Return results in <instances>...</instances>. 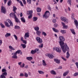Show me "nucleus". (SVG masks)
I'll return each instance as SVG.
<instances>
[{
	"mask_svg": "<svg viewBox=\"0 0 78 78\" xmlns=\"http://www.w3.org/2000/svg\"><path fill=\"white\" fill-rule=\"evenodd\" d=\"M59 40L60 41H59V43L63 53H66V51H69V48L68 47L67 44L66 43L64 44V41H65L64 37L61 36L59 37Z\"/></svg>",
	"mask_w": 78,
	"mask_h": 78,
	"instance_id": "nucleus-1",
	"label": "nucleus"
},
{
	"mask_svg": "<svg viewBox=\"0 0 78 78\" xmlns=\"http://www.w3.org/2000/svg\"><path fill=\"white\" fill-rule=\"evenodd\" d=\"M2 72H4L0 76V78H6L5 76H7L8 74L6 72V69H2Z\"/></svg>",
	"mask_w": 78,
	"mask_h": 78,
	"instance_id": "nucleus-2",
	"label": "nucleus"
},
{
	"mask_svg": "<svg viewBox=\"0 0 78 78\" xmlns=\"http://www.w3.org/2000/svg\"><path fill=\"white\" fill-rule=\"evenodd\" d=\"M21 51L20 50H18L16 51L15 53H13L12 54V55H13L12 56V58H14V59H17V55L18 54H20V52Z\"/></svg>",
	"mask_w": 78,
	"mask_h": 78,
	"instance_id": "nucleus-3",
	"label": "nucleus"
},
{
	"mask_svg": "<svg viewBox=\"0 0 78 78\" xmlns=\"http://www.w3.org/2000/svg\"><path fill=\"white\" fill-rule=\"evenodd\" d=\"M8 21V22L9 23L10 25H9V23H8V22H6L5 21L4 22L5 24V26H6V27H9L10 26H13V24H12V23L11 22V21L9 20H7Z\"/></svg>",
	"mask_w": 78,
	"mask_h": 78,
	"instance_id": "nucleus-4",
	"label": "nucleus"
},
{
	"mask_svg": "<svg viewBox=\"0 0 78 78\" xmlns=\"http://www.w3.org/2000/svg\"><path fill=\"white\" fill-rule=\"evenodd\" d=\"M49 14H50V12L49 11H46L44 13V14L43 16V18H45V19H47V18H48L49 16Z\"/></svg>",
	"mask_w": 78,
	"mask_h": 78,
	"instance_id": "nucleus-5",
	"label": "nucleus"
},
{
	"mask_svg": "<svg viewBox=\"0 0 78 78\" xmlns=\"http://www.w3.org/2000/svg\"><path fill=\"white\" fill-rule=\"evenodd\" d=\"M36 39L39 44H42V40L41 39L40 37H37L36 38Z\"/></svg>",
	"mask_w": 78,
	"mask_h": 78,
	"instance_id": "nucleus-6",
	"label": "nucleus"
},
{
	"mask_svg": "<svg viewBox=\"0 0 78 78\" xmlns=\"http://www.w3.org/2000/svg\"><path fill=\"white\" fill-rule=\"evenodd\" d=\"M61 19L62 20H64V22H65V23H68V20H67L66 18L61 17Z\"/></svg>",
	"mask_w": 78,
	"mask_h": 78,
	"instance_id": "nucleus-7",
	"label": "nucleus"
},
{
	"mask_svg": "<svg viewBox=\"0 0 78 78\" xmlns=\"http://www.w3.org/2000/svg\"><path fill=\"white\" fill-rule=\"evenodd\" d=\"M55 50L58 53H61V49L60 47H56L55 48Z\"/></svg>",
	"mask_w": 78,
	"mask_h": 78,
	"instance_id": "nucleus-8",
	"label": "nucleus"
},
{
	"mask_svg": "<svg viewBox=\"0 0 78 78\" xmlns=\"http://www.w3.org/2000/svg\"><path fill=\"white\" fill-rule=\"evenodd\" d=\"M1 11L4 14H5L6 13V9H5V8L2 6L1 7Z\"/></svg>",
	"mask_w": 78,
	"mask_h": 78,
	"instance_id": "nucleus-9",
	"label": "nucleus"
},
{
	"mask_svg": "<svg viewBox=\"0 0 78 78\" xmlns=\"http://www.w3.org/2000/svg\"><path fill=\"white\" fill-rule=\"evenodd\" d=\"M30 34L29 33H26L24 35V38L25 39H27V37H29Z\"/></svg>",
	"mask_w": 78,
	"mask_h": 78,
	"instance_id": "nucleus-10",
	"label": "nucleus"
},
{
	"mask_svg": "<svg viewBox=\"0 0 78 78\" xmlns=\"http://www.w3.org/2000/svg\"><path fill=\"white\" fill-rule=\"evenodd\" d=\"M27 14H28V15H33L32 13H33V11L32 10H30L27 11Z\"/></svg>",
	"mask_w": 78,
	"mask_h": 78,
	"instance_id": "nucleus-11",
	"label": "nucleus"
},
{
	"mask_svg": "<svg viewBox=\"0 0 78 78\" xmlns=\"http://www.w3.org/2000/svg\"><path fill=\"white\" fill-rule=\"evenodd\" d=\"M54 61L57 64H60V60H58V59L55 58L54 59Z\"/></svg>",
	"mask_w": 78,
	"mask_h": 78,
	"instance_id": "nucleus-12",
	"label": "nucleus"
},
{
	"mask_svg": "<svg viewBox=\"0 0 78 78\" xmlns=\"http://www.w3.org/2000/svg\"><path fill=\"white\" fill-rule=\"evenodd\" d=\"M14 18L16 22V23H18V22H20L19 20V19H18L16 16H15Z\"/></svg>",
	"mask_w": 78,
	"mask_h": 78,
	"instance_id": "nucleus-13",
	"label": "nucleus"
},
{
	"mask_svg": "<svg viewBox=\"0 0 78 78\" xmlns=\"http://www.w3.org/2000/svg\"><path fill=\"white\" fill-rule=\"evenodd\" d=\"M48 56L51 59H53V58H54V56H53V55L52 54H48Z\"/></svg>",
	"mask_w": 78,
	"mask_h": 78,
	"instance_id": "nucleus-14",
	"label": "nucleus"
},
{
	"mask_svg": "<svg viewBox=\"0 0 78 78\" xmlns=\"http://www.w3.org/2000/svg\"><path fill=\"white\" fill-rule=\"evenodd\" d=\"M74 22L75 23L76 27L77 28V29H78V21H77V20H75Z\"/></svg>",
	"mask_w": 78,
	"mask_h": 78,
	"instance_id": "nucleus-15",
	"label": "nucleus"
},
{
	"mask_svg": "<svg viewBox=\"0 0 78 78\" xmlns=\"http://www.w3.org/2000/svg\"><path fill=\"white\" fill-rule=\"evenodd\" d=\"M41 31H37L36 32V34L37 35V36H40V34H41Z\"/></svg>",
	"mask_w": 78,
	"mask_h": 78,
	"instance_id": "nucleus-16",
	"label": "nucleus"
},
{
	"mask_svg": "<svg viewBox=\"0 0 78 78\" xmlns=\"http://www.w3.org/2000/svg\"><path fill=\"white\" fill-rule=\"evenodd\" d=\"M52 30L54 32H55V33H58L59 32V30H58L57 29H55V28H53Z\"/></svg>",
	"mask_w": 78,
	"mask_h": 78,
	"instance_id": "nucleus-17",
	"label": "nucleus"
},
{
	"mask_svg": "<svg viewBox=\"0 0 78 78\" xmlns=\"http://www.w3.org/2000/svg\"><path fill=\"white\" fill-rule=\"evenodd\" d=\"M21 20L22 22H23V23H25V22H26V21H25V19H24V17L21 18Z\"/></svg>",
	"mask_w": 78,
	"mask_h": 78,
	"instance_id": "nucleus-18",
	"label": "nucleus"
},
{
	"mask_svg": "<svg viewBox=\"0 0 78 78\" xmlns=\"http://www.w3.org/2000/svg\"><path fill=\"white\" fill-rule=\"evenodd\" d=\"M50 73L51 74H53V75H56V73L55 71L52 70L50 71Z\"/></svg>",
	"mask_w": 78,
	"mask_h": 78,
	"instance_id": "nucleus-19",
	"label": "nucleus"
},
{
	"mask_svg": "<svg viewBox=\"0 0 78 78\" xmlns=\"http://www.w3.org/2000/svg\"><path fill=\"white\" fill-rule=\"evenodd\" d=\"M68 73H69V71H68L65 72L63 74V76H66V75L68 74Z\"/></svg>",
	"mask_w": 78,
	"mask_h": 78,
	"instance_id": "nucleus-20",
	"label": "nucleus"
},
{
	"mask_svg": "<svg viewBox=\"0 0 78 78\" xmlns=\"http://www.w3.org/2000/svg\"><path fill=\"white\" fill-rule=\"evenodd\" d=\"M26 59L29 61H31L33 59V57H27Z\"/></svg>",
	"mask_w": 78,
	"mask_h": 78,
	"instance_id": "nucleus-21",
	"label": "nucleus"
},
{
	"mask_svg": "<svg viewBox=\"0 0 78 78\" xmlns=\"http://www.w3.org/2000/svg\"><path fill=\"white\" fill-rule=\"evenodd\" d=\"M10 36H11V34L9 33H7L5 35V37H8Z\"/></svg>",
	"mask_w": 78,
	"mask_h": 78,
	"instance_id": "nucleus-22",
	"label": "nucleus"
},
{
	"mask_svg": "<svg viewBox=\"0 0 78 78\" xmlns=\"http://www.w3.org/2000/svg\"><path fill=\"white\" fill-rule=\"evenodd\" d=\"M70 30L71 31L72 33L73 34H76L75 32V30H74V29H70Z\"/></svg>",
	"mask_w": 78,
	"mask_h": 78,
	"instance_id": "nucleus-23",
	"label": "nucleus"
},
{
	"mask_svg": "<svg viewBox=\"0 0 78 78\" xmlns=\"http://www.w3.org/2000/svg\"><path fill=\"white\" fill-rule=\"evenodd\" d=\"M37 11L38 12H40L41 11V9L40 8H37Z\"/></svg>",
	"mask_w": 78,
	"mask_h": 78,
	"instance_id": "nucleus-24",
	"label": "nucleus"
},
{
	"mask_svg": "<svg viewBox=\"0 0 78 78\" xmlns=\"http://www.w3.org/2000/svg\"><path fill=\"white\" fill-rule=\"evenodd\" d=\"M42 64L43 66H47V64H46V63L45 62V60H43L42 61Z\"/></svg>",
	"mask_w": 78,
	"mask_h": 78,
	"instance_id": "nucleus-25",
	"label": "nucleus"
},
{
	"mask_svg": "<svg viewBox=\"0 0 78 78\" xmlns=\"http://www.w3.org/2000/svg\"><path fill=\"white\" fill-rule=\"evenodd\" d=\"M35 51H36V53L37 52V54H38V53H40V51H39V49L38 48L35 49Z\"/></svg>",
	"mask_w": 78,
	"mask_h": 78,
	"instance_id": "nucleus-26",
	"label": "nucleus"
},
{
	"mask_svg": "<svg viewBox=\"0 0 78 78\" xmlns=\"http://www.w3.org/2000/svg\"><path fill=\"white\" fill-rule=\"evenodd\" d=\"M66 58H69V56H70V54H69V51H67L66 53Z\"/></svg>",
	"mask_w": 78,
	"mask_h": 78,
	"instance_id": "nucleus-27",
	"label": "nucleus"
},
{
	"mask_svg": "<svg viewBox=\"0 0 78 78\" xmlns=\"http://www.w3.org/2000/svg\"><path fill=\"white\" fill-rule=\"evenodd\" d=\"M20 27L18 26H16L14 27V29H15V30H16L17 29H20Z\"/></svg>",
	"mask_w": 78,
	"mask_h": 78,
	"instance_id": "nucleus-28",
	"label": "nucleus"
},
{
	"mask_svg": "<svg viewBox=\"0 0 78 78\" xmlns=\"http://www.w3.org/2000/svg\"><path fill=\"white\" fill-rule=\"evenodd\" d=\"M21 46H22L23 48H26V45L25 44H21Z\"/></svg>",
	"mask_w": 78,
	"mask_h": 78,
	"instance_id": "nucleus-29",
	"label": "nucleus"
},
{
	"mask_svg": "<svg viewBox=\"0 0 78 78\" xmlns=\"http://www.w3.org/2000/svg\"><path fill=\"white\" fill-rule=\"evenodd\" d=\"M37 20V17H34L33 18V21L34 22H36V20Z\"/></svg>",
	"mask_w": 78,
	"mask_h": 78,
	"instance_id": "nucleus-30",
	"label": "nucleus"
},
{
	"mask_svg": "<svg viewBox=\"0 0 78 78\" xmlns=\"http://www.w3.org/2000/svg\"><path fill=\"white\" fill-rule=\"evenodd\" d=\"M9 49H10L11 50H15L14 48H13V47H12L11 46H9Z\"/></svg>",
	"mask_w": 78,
	"mask_h": 78,
	"instance_id": "nucleus-31",
	"label": "nucleus"
},
{
	"mask_svg": "<svg viewBox=\"0 0 78 78\" xmlns=\"http://www.w3.org/2000/svg\"><path fill=\"white\" fill-rule=\"evenodd\" d=\"M34 30H35V31H39V27H35Z\"/></svg>",
	"mask_w": 78,
	"mask_h": 78,
	"instance_id": "nucleus-32",
	"label": "nucleus"
},
{
	"mask_svg": "<svg viewBox=\"0 0 78 78\" xmlns=\"http://www.w3.org/2000/svg\"><path fill=\"white\" fill-rule=\"evenodd\" d=\"M60 32L62 33V34H64L65 33H66V30H61Z\"/></svg>",
	"mask_w": 78,
	"mask_h": 78,
	"instance_id": "nucleus-33",
	"label": "nucleus"
},
{
	"mask_svg": "<svg viewBox=\"0 0 78 78\" xmlns=\"http://www.w3.org/2000/svg\"><path fill=\"white\" fill-rule=\"evenodd\" d=\"M7 5H8V6H10V5H11V0H10L8 2Z\"/></svg>",
	"mask_w": 78,
	"mask_h": 78,
	"instance_id": "nucleus-34",
	"label": "nucleus"
},
{
	"mask_svg": "<svg viewBox=\"0 0 78 78\" xmlns=\"http://www.w3.org/2000/svg\"><path fill=\"white\" fill-rule=\"evenodd\" d=\"M58 25L56 23H55L54 25V27H55V28H57L58 27Z\"/></svg>",
	"mask_w": 78,
	"mask_h": 78,
	"instance_id": "nucleus-35",
	"label": "nucleus"
},
{
	"mask_svg": "<svg viewBox=\"0 0 78 78\" xmlns=\"http://www.w3.org/2000/svg\"><path fill=\"white\" fill-rule=\"evenodd\" d=\"M38 72L40 73V74H44V73L42 71H38Z\"/></svg>",
	"mask_w": 78,
	"mask_h": 78,
	"instance_id": "nucleus-36",
	"label": "nucleus"
},
{
	"mask_svg": "<svg viewBox=\"0 0 78 78\" xmlns=\"http://www.w3.org/2000/svg\"><path fill=\"white\" fill-rule=\"evenodd\" d=\"M19 3H20V5L21 6H24L23 4V3L21 1H20Z\"/></svg>",
	"mask_w": 78,
	"mask_h": 78,
	"instance_id": "nucleus-37",
	"label": "nucleus"
},
{
	"mask_svg": "<svg viewBox=\"0 0 78 78\" xmlns=\"http://www.w3.org/2000/svg\"><path fill=\"white\" fill-rule=\"evenodd\" d=\"M27 2L28 4H31V0H27Z\"/></svg>",
	"mask_w": 78,
	"mask_h": 78,
	"instance_id": "nucleus-38",
	"label": "nucleus"
},
{
	"mask_svg": "<svg viewBox=\"0 0 78 78\" xmlns=\"http://www.w3.org/2000/svg\"><path fill=\"white\" fill-rule=\"evenodd\" d=\"M31 53L32 54V55H33L34 54V53H36V51H35V50H32L31 51Z\"/></svg>",
	"mask_w": 78,
	"mask_h": 78,
	"instance_id": "nucleus-39",
	"label": "nucleus"
},
{
	"mask_svg": "<svg viewBox=\"0 0 78 78\" xmlns=\"http://www.w3.org/2000/svg\"><path fill=\"white\" fill-rule=\"evenodd\" d=\"M17 8L15 6H13V11H16L17 10Z\"/></svg>",
	"mask_w": 78,
	"mask_h": 78,
	"instance_id": "nucleus-40",
	"label": "nucleus"
},
{
	"mask_svg": "<svg viewBox=\"0 0 78 78\" xmlns=\"http://www.w3.org/2000/svg\"><path fill=\"white\" fill-rule=\"evenodd\" d=\"M42 35H44V36H47V34L45 32H42Z\"/></svg>",
	"mask_w": 78,
	"mask_h": 78,
	"instance_id": "nucleus-41",
	"label": "nucleus"
},
{
	"mask_svg": "<svg viewBox=\"0 0 78 78\" xmlns=\"http://www.w3.org/2000/svg\"><path fill=\"white\" fill-rule=\"evenodd\" d=\"M0 25L2 27V28H5V25H3V24H2V23H0Z\"/></svg>",
	"mask_w": 78,
	"mask_h": 78,
	"instance_id": "nucleus-42",
	"label": "nucleus"
},
{
	"mask_svg": "<svg viewBox=\"0 0 78 78\" xmlns=\"http://www.w3.org/2000/svg\"><path fill=\"white\" fill-rule=\"evenodd\" d=\"M9 16L10 17H13L14 16V14L13 12L11 13L10 14Z\"/></svg>",
	"mask_w": 78,
	"mask_h": 78,
	"instance_id": "nucleus-43",
	"label": "nucleus"
},
{
	"mask_svg": "<svg viewBox=\"0 0 78 78\" xmlns=\"http://www.w3.org/2000/svg\"><path fill=\"white\" fill-rule=\"evenodd\" d=\"M71 2H72L71 0H68V3L70 5H71Z\"/></svg>",
	"mask_w": 78,
	"mask_h": 78,
	"instance_id": "nucleus-44",
	"label": "nucleus"
},
{
	"mask_svg": "<svg viewBox=\"0 0 78 78\" xmlns=\"http://www.w3.org/2000/svg\"><path fill=\"white\" fill-rule=\"evenodd\" d=\"M44 45V44H41L39 45L38 47L40 48H42L43 47V46Z\"/></svg>",
	"mask_w": 78,
	"mask_h": 78,
	"instance_id": "nucleus-45",
	"label": "nucleus"
},
{
	"mask_svg": "<svg viewBox=\"0 0 78 78\" xmlns=\"http://www.w3.org/2000/svg\"><path fill=\"white\" fill-rule=\"evenodd\" d=\"M32 17H33V15H29L28 16V18L29 19H31V18H32Z\"/></svg>",
	"mask_w": 78,
	"mask_h": 78,
	"instance_id": "nucleus-46",
	"label": "nucleus"
},
{
	"mask_svg": "<svg viewBox=\"0 0 78 78\" xmlns=\"http://www.w3.org/2000/svg\"><path fill=\"white\" fill-rule=\"evenodd\" d=\"M24 76H25V77H26V78H27V77L28 76V74H27V73H24Z\"/></svg>",
	"mask_w": 78,
	"mask_h": 78,
	"instance_id": "nucleus-47",
	"label": "nucleus"
},
{
	"mask_svg": "<svg viewBox=\"0 0 78 78\" xmlns=\"http://www.w3.org/2000/svg\"><path fill=\"white\" fill-rule=\"evenodd\" d=\"M20 67H21V68H23V67H25V63H23V65H20Z\"/></svg>",
	"mask_w": 78,
	"mask_h": 78,
	"instance_id": "nucleus-48",
	"label": "nucleus"
},
{
	"mask_svg": "<svg viewBox=\"0 0 78 78\" xmlns=\"http://www.w3.org/2000/svg\"><path fill=\"white\" fill-rule=\"evenodd\" d=\"M75 16V15L74 14H73L72 15L71 18L72 19H75V18H74V16Z\"/></svg>",
	"mask_w": 78,
	"mask_h": 78,
	"instance_id": "nucleus-49",
	"label": "nucleus"
},
{
	"mask_svg": "<svg viewBox=\"0 0 78 78\" xmlns=\"http://www.w3.org/2000/svg\"><path fill=\"white\" fill-rule=\"evenodd\" d=\"M78 73H75L74 74V76H78Z\"/></svg>",
	"mask_w": 78,
	"mask_h": 78,
	"instance_id": "nucleus-50",
	"label": "nucleus"
},
{
	"mask_svg": "<svg viewBox=\"0 0 78 78\" xmlns=\"http://www.w3.org/2000/svg\"><path fill=\"white\" fill-rule=\"evenodd\" d=\"M13 36H14L15 39L16 40H17V36L16 35H14Z\"/></svg>",
	"mask_w": 78,
	"mask_h": 78,
	"instance_id": "nucleus-51",
	"label": "nucleus"
},
{
	"mask_svg": "<svg viewBox=\"0 0 78 78\" xmlns=\"http://www.w3.org/2000/svg\"><path fill=\"white\" fill-rule=\"evenodd\" d=\"M23 1V3L24 5H26V1H25V0H22Z\"/></svg>",
	"mask_w": 78,
	"mask_h": 78,
	"instance_id": "nucleus-52",
	"label": "nucleus"
},
{
	"mask_svg": "<svg viewBox=\"0 0 78 78\" xmlns=\"http://www.w3.org/2000/svg\"><path fill=\"white\" fill-rule=\"evenodd\" d=\"M23 43H24V44H27V41H26V40L23 41Z\"/></svg>",
	"mask_w": 78,
	"mask_h": 78,
	"instance_id": "nucleus-53",
	"label": "nucleus"
},
{
	"mask_svg": "<svg viewBox=\"0 0 78 78\" xmlns=\"http://www.w3.org/2000/svg\"><path fill=\"white\" fill-rule=\"evenodd\" d=\"M48 9H49V10H50V11H51V8L50 7V6L48 5Z\"/></svg>",
	"mask_w": 78,
	"mask_h": 78,
	"instance_id": "nucleus-54",
	"label": "nucleus"
},
{
	"mask_svg": "<svg viewBox=\"0 0 78 78\" xmlns=\"http://www.w3.org/2000/svg\"><path fill=\"white\" fill-rule=\"evenodd\" d=\"M20 76H24V74L23 73H20Z\"/></svg>",
	"mask_w": 78,
	"mask_h": 78,
	"instance_id": "nucleus-55",
	"label": "nucleus"
},
{
	"mask_svg": "<svg viewBox=\"0 0 78 78\" xmlns=\"http://www.w3.org/2000/svg\"><path fill=\"white\" fill-rule=\"evenodd\" d=\"M52 22L53 23H55V22H56V19H54L53 20Z\"/></svg>",
	"mask_w": 78,
	"mask_h": 78,
	"instance_id": "nucleus-56",
	"label": "nucleus"
},
{
	"mask_svg": "<svg viewBox=\"0 0 78 78\" xmlns=\"http://www.w3.org/2000/svg\"><path fill=\"white\" fill-rule=\"evenodd\" d=\"M7 1H8V0H4V2L5 4H6V3Z\"/></svg>",
	"mask_w": 78,
	"mask_h": 78,
	"instance_id": "nucleus-57",
	"label": "nucleus"
},
{
	"mask_svg": "<svg viewBox=\"0 0 78 78\" xmlns=\"http://www.w3.org/2000/svg\"><path fill=\"white\" fill-rule=\"evenodd\" d=\"M63 28H67V26H65V25L64 26H63Z\"/></svg>",
	"mask_w": 78,
	"mask_h": 78,
	"instance_id": "nucleus-58",
	"label": "nucleus"
},
{
	"mask_svg": "<svg viewBox=\"0 0 78 78\" xmlns=\"http://www.w3.org/2000/svg\"><path fill=\"white\" fill-rule=\"evenodd\" d=\"M61 58H62V59L64 60V61H66V59L64 58V57H62Z\"/></svg>",
	"mask_w": 78,
	"mask_h": 78,
	"instance_id": "nucleus-59",
	"label": "nucleus"
},
{
	"mask_svg": "<svg viewBox=\"0 0 78 78\" xmlns=\"http://www.w3.org/2000/svg\"><path fill=\"white\" fill-rule=\"evenodd\" d=\"M2 44V40H0V46Z\"/></svg>",
	"mask_w": 78,
	"mask_h": 78,
	"instance_id": "nucleus-60",
	"label": "nucleus"
},
{
	"mask_svg": "<svg viewBox=\"0 0 78 78\" xmlns=\"http://www.w3.org/2000/svg\"><path fill=\"white\" fill-rule=\"evenodd\" d=\"M15 13H16V11H14V12L13 13V14L14 15V17H15V16H16V14H15Z\"/></svg>",
	"mask_w": 78,
	"mask_h": 78,
	"instance_id": "nucleus-61",
	"label": "nucleus"
},
{
	"mask_svg": "<svg viewBox=\"0 0 78 78\" xmlns=\"http://www.w3.org/2000/svg\"><path fill=\"white\" fill-rule=\"evenodd\" d=\"M21 64H22V62H19L18 63V65H19V66H20Z\"/></svg>",
	"mask_w": 78,
	"mask_h": 78,
	"instance_id": "nucleus-62",
	"label": "nucleus"
},
{
	"mask_svg": "<svg viewBox=\"0 0 78 78\" xmlns=\"http://www.w3.org/2000/svg\"><path fill=\"white\" fill-rule=\"evenodd\" d=\"M62 24L63 27H64V26L65 25V24L63 22H62Z\"/></svg>",
	"mask_w": 78,
	"mask_h": 78,
	"instance_id": "nucleus-63",
	"label": "nucleus"
},
{
	"mask_svg": "<svg viewBox=\"0 0 78 78\" xmlns=\"http://www.w3.org/2000/svg\"><path fill=\"white\" fill-rule=\"evenodd\" d=\"M58 69H62V66H60L58 68Z\"/></svg>",
	"mask_w": 78,
	"mask_h": 78,
	"instance_id": "nucleus-64",
	"label": "nucleus"
}]
</instances>
